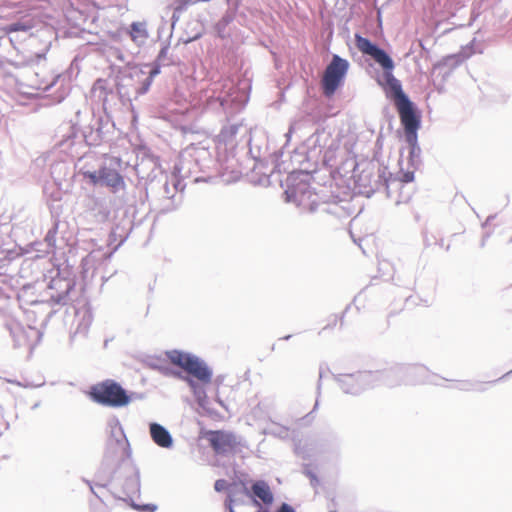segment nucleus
I'll list each match as a JSON object with an SVG mask.
<instances>
[{"mask_svg": "<svg viewBox=\"0 0 512 512\" xmlns=\"http://www.w3.org/2000/svg\"><path fill=\"white\" fill-rule=\"evenodd\" d=\"M33 288L30 286H24L20 292L18 293V301L20 303V308L23 310L25 307H30L34 302H40L36 298L32 297Z\"/></svg>", "mask_w": 512, "mask_h": 512, "instance_id": "nucleus-32", "label": "nucleus"}, {"mask_svg": "<svg viewBox=\"0 0 512 512\" xmlns=\"http://www.w3.org/2000/svg\"><path fill=\"white\" fill-rule=\"evenodd\" d=\"M355 45L362 54L370 56L383 69V82L379 83L395 106L409 101V97L402 89L401 82L393 75L395 65L389 54L360 34H355Z\"/></svg>", "mask_w": 512, "mask_h": 512, "instance_id": "nucleus-3", "label": "nucleus"}, {"mask_svg": "<svg viewBox=\"0 0 512 512\" xmlns=\"http://www.w3.org/2000/svg\"><path fill=\"white\" fill-rule=\"evenodd\" d=\"M3 252H0V254H2ZM4 278L2 275H0V286H2L4 284Z\"/></svg>", "mask_w": 512, "mask_h": 512, "instance_id": "nucleus-55", "label": "nucleus"}, {"mask_svg": "<svg viewBox=\"0 0 512 512\" xmlns=\"http://www.w3.org/2000/svg\"><path fill=\"white\" fill-rule=\"evenodd\" d=\"M488 237V235L484 236L482 241H481V246L483 247L485 245V241H486V238Z\"/></svg>", "mask_w": 512, "mask_h": 512, "instance_id": "nucleus-56", "label": "nucleus"}, {"mask_svg": "<svg viewBox=\"0 0 512 512\" xmlns=\"http://www.w3.org/2000/svg\"><path fill=\"white\" fill-rule=\"evenodd\" d=\"M230 512H235L233 507H230Z\"/></svg>", "mask_w": 512, "mask_h": 512, "instance_id": "nucleus-61", "label": "nucleus"}, {"mask_svg": "<svg viewBox=\"0 0 512 512\" xmlns=\"http://www.w3.org/2000/svg\"><path fill=\"white\" fill-rule=\"evenodd\" d=\"M152 82L153 81L151 80V78L145 77V79L141 81L139 87L136 89V94L144 95L145 93H147L148 90L150 89Z\"/></svg>", "mask_w": 512, "mask_h": 512, "instance_id": "nucleus-38", "label": "nucleus"}, {"mask_svg": "<svg viewBox=\"0 0 512 512\" xmlns=\"http://www.w3.org/2000/svg\"><path fill=\"white\" fill-rule=\"evenodd\" d=\"M277 512H296L295 509L287 504V503H282L280 505V507L278 508Z\"/></svg>", "mask_w": 512, "mask_h": 512, "instance_id": "nucleus-45", "label": "nucleus"}, {"mask_svg": "<svg viewBox=\"0 0 512 512\" xmlns=\"http://www.w3.org/2000/svg\"><path fill=\"white\" fill-rule=\"evenodd\" d=\"M162 66L164 65L155 61L152 64L151 69L149 70L148 75L146 77L151 78V80L153 81L154 78L160 74V69Z\"/></svg>", "mask_w": 512, "mask_h": 512, "instance_id": "nucleus-39", "label": "nucleus"}, {"mask_svg": "<svg viewBox=\"0 0 512 512\" xmlns=\"http://www.w3.org/2000/svg\"><path fill=\"white\" fill-rule=\"evenodd\" d=\"M109 426L110 436L107 440L105 459L115 461L128 457L130 454L129 442L119 420L111 421Z\"/></svg>", "mask_w": 512, "mask_h": 512, "instance_id": "nucleus-11", "label": "nucleus"}, {"mask_svg": "<svg viewBox=\"0 0 512 512\" xmlns=\"http://www.w3.org/2000/svg\"><path fill=\"white\" fill-rule=\"evenodd\" d=\"M68 166L65 162H56L51 165L50 173L56 182H60L67 174Z\"/></svg>", "mask_w": 512, "mask_h": 512, "instance_id": "nucleus-33", "label": "nucleus"}, {"mask_svg": "<svg viewBox=\"0 0 512 512\" xmlns=\"http://www.w3.org/2000/svg\"><path fill=\"white\" fill-rule=\"evenodd\" d=\"M381 372L382 385L394 387L400 384H417L426 377L427 369L423 365H400Z\"/></svg>", "mask_w": 512, "mask_h": 512, "instance_id": "nucleus-8", "label": "nucleus"}, {"mask_svg": "<svg viewBox=\"0 0 512 512\" xmlns=\"http://www.w3.org/2000/svg\"><path fill=\"white\" fill-rule=\"evenodd\" d=\"M183 11H180V10H177V4H174V7H173V13H172V17H171V20H172V27L175 25V23L179 20V17H180V14L182 13Z\"/></svg>", "mask_w": 512, "mask_h": 512, "instance_id": "nucleus-43", "label": "nucleus"}, {"mask_svg": "<svg viewBox=\"0 0 512 512\" xmlns=\"http://www.w3.org/2000/svg\"><path fill=\"white\" fill-rule=\"evenodd\" d=\"M251 492L255 497L253 499V504L255 506L260 507V502L257 500H261L265 505H271L274 501V495L268 485L264 480H257L251 486Z\"/></svg>", "mask_w": 512, "mask_h": 512, "instance_id": "nucleus-23", "label": "nucleus"}, {"mask_svg": "<svg viewBox=\"0 0 512 512\" xmlns=\"http://www.w3.org/2000/svg\"><path fill=\"white\" fill-rule=\"evenodd\" d=\"M55 233V229H50L46 234L45 241L47 242V245L50 247L55 246Z\"/></svg>", "mask_w": 512, "mask_h": 512, "instance_id": "nucleus-41", "label": "nucleus"}, {"mask_svg": "<svg viewBox=\"0 0 512 512\" xmlns=\"http://www.w3.org/2000/svg\"><path fill=\"white\" fill-rule=\"evenodd\" d=\"M349 67L350 64L348 60L337 54L332 56L330 63L324 70L321 80V86L325 96L330 97L336 92L343 83Z\"/></svg>", "mask_w": 512, "mask_h": 512, "instance_id": "nucleus-10", "label": "nucleus"}, {"mask_svg": "<svg viewBox=\"0 0 512 512\" xmlns=\"http://www.w3.org/2000/svg\"><path fill=\"white\" fill-rule=\"evenodd\" d=\"M227 486H228V483L226 480L218 479V480H216V482L214 484V489L217 492H222L227 488Z\"/></svg>", "mask_w": 512, "mask_h": 512, "instance_id": "nucleus-42", "label": "nucleus"}, {"mask_svg": "<svg viewBox=\"0 0 512 512\" xmlns=\"http://www.w3.org/2000/svg\"><path fill=\"white\" fill-rule=\"evenodd\" d=\"M168 50L169 49L167 46L163 47L157 56L156 62L161 63L163 65H168L169 64L167 61Z\"/></svg>", "mask_w": 512, "mask_h": 512, "instance_id": "nucleus-40", "label": "nucleus"}, {"mask_svg": "<svg viewBox=\"0 0 512 512\" xmlns=\"http://www.w3.org/2000/svg\"><path fill=\"white\" fill-rule=\"evenodd\" d=\"M8 382H9V383L17 384L18 386H23V387H33V386H32V385H30V384H25V385H23L22 383L17 382V381H14V380H8ZM42 385H43V383H42V384H39V385H35L34 387H40V386H42Z\"/></svg>", "mask_w": 512, "mask_h": 512, "instance_id": "nucleus-49", "label": "nucleus"}, {"mask_svg": "<svg viewBox=\"0 0 512 512\" xmlns=\"http://www.w3.org/2000/svg\"><path fill=\"white\" fill-rule=\"evenodd\" d=\"M174 375L177 376L178 378L184 380L187 383V385L193 392L198 403L202 405V403L206 399L207 395H206V391H205L204 387L201 385V383L199 381L194 380L193 378H191L189 376H183L181 372H176V373H174Z\"/></svg>", "mask_w": 512, "mask_h": 512, "instance_id": "nucleus-27", "label": "nucleus"}, {"mask_svg": "<svg viewBox=\"0 0 512 512\" xmlns=\"http://www.w3.org/2000/svg\"><path fill=\"white\" fill-rule=\"evenodd\" d=\"M232 504H233V499H232L231 497H228V498H227V500H226V502H225V506H226V508H227L229 511H230V507H233V506H232Z\"/></svg>", "mask_w": 512, "mask_h": 512, "instance_id": "nucleus-51", "label": "nucleus"}, {"mask_svg": "<svg viewBox=\"0 0 512 512\" xmlns=\"http://www.w3.org/2000/svg\"><path fill=\"white\" fill-rule=\"evenodd\" d=\"M305 473L310 478L311 484L313 486H315L318 483V479H317L316 475L313 472L309 471V470L305 471Z\"/></svg>", "mask_w": 512, "mask_h": 512, "instance_id": "nucleus-48", "label": "nucleus"}, {"mask_svg": "<svg viewBox=\"0 0 512 512\" xmlns=\"http://www.w3.org/2000/svg\"><path fill=\"white\" fill-rule=\"evenodd\" d=\"M50 304L68 305L76 296L75 281L71 278H52L47 291Z\"/></svg>", "mask_w": 512, "mask_h": 512, "instance_id": "nucleus-12", "label": "nucleus"}, {"mask_svg": "<svg viewBox=\"0 0 512 512\" xmlns=\"http://www.w3.org/2000/svg\"><path fill=\"white\" fill-rule=\"evenodd\" d=\"M265 433L268 435L279 437L281 439H286L289 437L288 428L278 425V424H275V423H273L269 427H267L265 430Z\"/></svg>", "mask_w": 512, "mask_h": 512, "instance_id": "nucleus-34", "label": "nucleus"}, {"mask_svg": "<svg viewBox=\"0 0 512 512\" xmlns=\"http://www.w3.org/2000/svg\"><path fill=\"white\" fill-rule=\"evenodd\" d=\"M223 381H224V376H217L215 379L217 386L221 385Z\"/></svg>", "mask_w": 512, "mask_h": 512, "instance_id": "nucleus-52", "label": "nucleus"}, {"mask_svg": "<svg viewBox=\"0 0 512 512\" xmlns=\"http://www.w3.org/2000/svg\"><path fill=\"white\" fill-rule=\"evenodd\" d=\"M201 37V32L198 31L197 33H195L193 36H187V37H182L181 40L184 42V43H190L194 40H197L198 38Z\"/></svg>", "mask_w": 512, "mask_h": 512, "instance_id": "nucleus-44", "label": "nucleus"}, {"mask_svg": "<svg viewBox=\"0 0 512 512\" xmlns=\"http://www.w3.org/2000/svg\"><path fill=\"white\" fill-rule=\"evenodd\" d=\"M8 286L4 283L2 286H0V299H7L9 298L7 294Z\"/></svg>", "mask_w": 512, "mask_h": 512, "instance_id": "nucleus-47", "label": "nucleus"}, {"mask_svg": "<svg viewBox=\"0 0 512 512\" xmlns=\"http://www.w3.org/2000/svg\"><path fill=\"white\" fill-rule=\"evenodd\" d=\"M174 375L177 376L178 378L184 380L187 383V385L193 392L198 403L202 405V403L206 399L207 395H206V391H205L204 387L201 385V383L199 381L194 380L193 378H191L189 376H183L181 372H176V373H174Z\"/></svg>", "mask_w": 512, "mask_h": 512, "instance_id": "nucleus-28", "label": "nucleus"}, {"mask_svg": "<svg viewBox=\"0 0 512 512\" xmlns=\"http://www.w3.org/2000/svg\"><path fill=\"white\" fill-rule=\"evenodd\" d=\"M396 108L405 131L406 142H414L420 127V116L416 111L414 103L409 100Z\"/></svg>", "mask_w": 512, "mask_h": 512, "instance_id": "nucleus-13", "label": "nucleus"}, {"mask_svg": "<svg viewBox=\"0 0 512 512\" xmlns=\"http://www.w3.org/2000/svg\"><path fill=\"white\" fill-rule=\"evenodd\" d=\"M110 255L111 254H108L102 249L91 251L86 257L82 259L81 266L83 274L85 276H88L89 274L93 276L95 270L103 263L104 260L109 258Z\"/></svg>", "mask_w": 512, "mask_h": 512, "instance_id": "nucleus-21", "label": "nucleus"}, {"mask_svg": "<svg viewBox=\"0 0 512 512\" xmlns=\"http://www.w3.org/2000/svg\"><path fill=\"white\" fill-rule=\"evenodd\" d=\"M45 59V53H36L34 56H29L27 58H21L19 60H1L0 59V74L6 75L8 74L7 66H14L15 68H21L24 66H33L35 62L39 63L40 61Z\"/></svg>", "mask_w": 512, "mask_h": 512, "instance_id": "nucleus-24", "label": "nucleus"}, {"mask_svg": "<svg viewBox=\"0 0 512 512\" xmlns=\"http://www.w3.org/2000/svg\"><path fill=\"white\" fill-rule=\"evenodd\" d=\"M92 316L89 312L83 313L79 318L75 331L70 335V340L74 341L77 336L85 337L90 329Z\"/></svg>", "mask_w": 512, "mask_h": 512, "instance_id": "nucleus-29", "label": "nucleus"}, {"mask_svg": "<svg viewBox=\"0 0 512 512\" xmlns=\"http://www.w3.org/2000/svg\"><path fill=\"white\" fill-rule=\"evenodd\" d=\"M131 39L136 43H144L148 38V32L146 29V23L144 22H133L130 25L129 31Z\"/></svg>", "mask_w": 512, "mask_h": 512, "instance_id": "nucleus-31", "label": "nucleus"}, {"mask_svg": "<svg viewBox=\"0 0 512 512\" xmlns=\"http://www.w3.org/2000/svg\"><path fill=\"white\" fill-rule=\"evenodd\" d=\"M290 338H291V335H287V336L283 337L282 339H283V340H288V339H290Z\"/></svg>", "mask_w": 512, "mask_h": 512, "instance_id": "nucleus-58", "label": "nucleus"}, {"mask_svg": "<svg viewBox=\"0 0 512 512\" xmlns=\"http://www.w3.org/2000/svg\"><path fill=\"white\" fill-rule=\"evenodd\" d=\"M91 398L109 407H123L139 398L137 393L127 394L126 390L113 380H106L91 387Z\"/></svg>", "mask_w": 512, "mask_h": 512, "instance_id": "nucleus-6", "label": "nucleus"}, {"mask_svg": "<svg viewBox=\"0 0 512 512\" xmlns=\"http://www.w3.org/2000/svg\"><path fill=\"white\" fill-rule=\"evenodd\" d=\"M122 493H123V499L124 500H131L135 497H138L140 494V473L139 470L135 467H129L126 470V476L124 481L120 484Z\"/></svg>", "mask_w": 512, "mask_h": 512, "instance_id": "nucleus-18", "label": "nucleus"}, {"mask_svg": "<svg viewBox=\"0 0 512 512\" xmlns=\"http://www.w3.org/2000/svg\"><path fill=\"white\" fill-rule=\"evenodd\" d=\"M510 373H512V370H510V372H507V375H510Z\"/></svg>", "mask_w": 512, "mask_h": 512, "instance_id": "nucleus-62", "label": "nucleus"}, {"mask_svg": "<svg viewBox=\"0 0 512 512\" xmlns=\"http://www.w3.org/2000/svg\"><path fill=\"white\" fill-rule=\"evenodd\" d=\"M82 205L84 212L88 217L92 218L94 222L105 223L109 220L111 210L105 198L87 194L82 201Z\"/></svg>", "mask_w": 512, "mask_h": 512, "instance_id": "nucleus-15", "label": "nucleus"}, {"mask_svg": "<svg viewBox=\"0 0 512 512\" xmlns=\"http://www.w3.org/2000/svg\"><path fill=\"white\" fill-rule=\"evenodd\" d=\"M409 145V157L412 165L419 161L421 149L418 145V136L415 137V141L407 142Z\"/></svg>", "mask_w": 512, "mask_h": 512, "instance_id": "nucleus-35", "label": "nucleus"}, {"mask_svg": "<svg viewBox=\"0 0 512 512\" xmlns=\"http://www.w3.org/2000/svg\"><path fill=\"white\" fill-rule=\"evenodd\" d=\"M135 170L141 178H146L149 181L152 190L155 189L156 184H161V213H170L180 207L182 196L178 195V191L181 189V181L174 175L169 180L167 174L161 170L156 158H143L140 163L136 164Z\"/></svg>", "mask_w": 512, "mask_h": 512, "instance_id": "nucleus-2", "label": "nucleus"}, {"mask_svg": "<svg viewBox=\"0 0 512 512\" xmlns=\"http://www.w3.org/2000/svg\"><path fill=\"white\" fill-rule=\"evenodd\" d=\"M510 373H512V370H510V372H507V375H510Z\"/></svg>", "mask_w": 512, "mask_h": 512, "instance_id": "nucleus-63", "label": "nucleus"}, {"mask_svg": "<svg viewBox=\"0 0 512 512\" xmlns=\"http://www.w3.org/2000/svg\"><path fill=\"white\" fill-rule=\"evenodd\" d=\"M336 381L346 394L358 395L368 388L382 385L380 371H358L352 374H340Z\"/></svg>", "mask_w": 512, "mask_h": 512, "instance_id": "nucleus-9", "label": "nucleus"}, {"mask_svg": "<svg viewBox=\"0 0 512 512\" xmlns=\"http://www.w3.org/2000/svg\"><path fill=\"white\" fill-rule=\"evenodd\" d=\"M210 446L217 454H228L238 444L236 436L224 431H211L208 437Z\"/></svg>", "mask_w": 512, "mask_h": 512, "instance_id": "nucleus-16", "label": "nucleus"}, {"mask_svg": "<svg viewBox=\"0 0 512 512\" xmlns=\"http://www.w3.org/2000/svg\"><path fill=\"white\" fill-rule=\"evenodd\" d=\"M224 94L214 97V92L209 94L205 91L200 96V101H205L207 108L222 107L224 110L230 109L231 112L235 109L243 107L248 101V95L244 88L236 87L232 82L224 85Z\"/></svg>", "mask_w": 512, "mask_h": 512, "instance_id": "nucleus-7", "label": "nucleus"}, {"mask_svg": "<svg viewBox=\"0 0 512 512\" xmlns=\"http://www.w3.org/2000/svg\"><path fill=\"white\" fill-rule=\"evenodd\" d=\"M216 401L217 403H219L223 408L227 409V407L225 406L224 402L217 396L216 397Z\"/></svg>", "mask_w": 512, "mask_h": 512, "instance_id": "nucleus-53", "label": "nucleus"}, {"mask_svg": "<svg viewBox=\"0 0 512 512\" xmlns=\"http://www.w3.org/2000/svg\"><path fill=\"white\" fill-rule=\"evenodd\" d=\"M166 356L172 364L182 368L202 385L211 383L213 371L200 357L180 350L167 351Z\"/></svg>", "mask_w": 512, "mask_h": 512, "instance_id": "nucleus-5", "label": "nucleus"}, {"mask_svg": "<svg viewBox=\"0 0 512 512\" xmlns=\"http://www.w3.org/2000/svg\"><path fill=\"white\" fill-rule=\"evenodd\" d=\"M296 127H297V123H294V124H292V125L290 126V128H289V130H288V132H287V134H286V136H287L288 138H289V137H290V135L295 131Z\"/></svg>", "mask_w": 512, "mask_h": 512, "instance_id": "nucleus-50", "label": "nucleus"}, {"mask_svg": "<svg viewBox=\"0 0 512 512\" xmlns=\"http://www.w3.org/2000/svg\"><path fill=\"white\" fill-rule=\"evenodd\" d=\"M112 95L113 88L109 81L106 79H97L90 90L91 99L94 102L101 104L105 110L107 109L109 97Z\"/></svg>", "mask_w": 512, "mask_h": 512, "instance_id": "nucleus-20", "label": "nucleus"}, {"mask_svg": "<svg viewBox=\"0 0 512 512\" xmlns=\"http://www.w3.org/2000/svg\"><path fill=\"white\" fill-rule=\"evenodd\" d=\"M240 132L246 133L247 128L242 123H233L223 127L220 137L225 142H231Z\"/></svg>", "mask_w": 512, "mask_h": 512, "instance_id": "nucleus-30", "label": "nucleus"}, {"mask_svg": "<svg viewBox=\"0 0 512 512\" xmlns=\"http://www.w3.org/2000/svg\"><path fill=\"white\" fill-rule=\"evenodd\" d=\"M379 178L383 180L387 197L392 198L393 191H402L404 184L410 183L414 180V171L401 172L399 178H392L391 174L385 168L380 171ZM408 200L409 195L404 196L403 192H400L399 198L396 199V204H400Z\"/></svg>", "mask_w": 512, "mask_h": 512, "instance_id": "nucleus-14", "label": "nucleus"}, {"mask_svg": "<svg viewBox=\"0 0 512 512\" xmlns=\"http://www.w3.org/2000/svg\"><path fill=\"white\" fill-rule=\"evenodd\" d=\"M41 402H36L31 408L32 410L37 409L40 406Z\"/></svg>", "mask_w": 512, "mask_h": 512, "instance_id": "nucleus-54", "label": "nucleus"}, {"mask_svg": "<svg viewBox=\"0 0 512 512\" xmlns=\"http://www.w3.org/2000/svg\"><path fill=\"white\" fill-rule=\"evenodd\" d=\"M90 490L96 495L92 486H90Z\"/></svg>", "mask_w": 512, "mask_h": 512, "instance_id": "nucleus-60", "label": "nucleus"}, {"mask_svg": "<svg viewBox=\"0 0 512 512\" xmlns=\"http://www.w3.org/2000/svg\"><path fill=\"white\" fill-rule=\"evenodd\" d=\"M34 74H35L34 78L31 80V83H30L31 87H33L34 89H37V90L44 91V92L49 91L56 84L58 79L60 78L59 74L43 76V77H40L39 72H35Z\"/></svg>", "mask_w": 512, "mask_h": 512, "instance_id": "nucleus-26", "label": "nucleus"}, {"mask_svg": "<svg viewBox=\"0 0 512 512\" xmlns=\"http://www.w3.org/2000/svg\"><path fill=\"white\" fill-rule=\"evenodd\" d=\"M27 328L19 323L8 325L11 336L17 346L38 344L43 336L42 328L46 326L54 310L48 300L34 302L32 306L23 309Z\"/></svg>", "mask_w": 512, "mask_h": 512, "instance_id": "nucleus-4", "label": "nucleus"}, {"mask_svg": "<svg viewBox=\"0 0 512 512\" xmlns=\"http://www.w3.org/2000/svg\"><path fill=\"white\" fill-rule=\"evenodd\" d=\"M34 26L30 19H23L7 24L3 30L7 34L12 45L21 43L32 35Z\"/></svg>", "mask_w": 512, "mask_h": 512, "instance_id": "nucleus-17", "label": "nucleus"}, {"mask_svg": "<svg viewBox=\"0 0 512 512\" xmlns=\"http://www.w3.org/2000/svg\"><path fill=\"white\" fill-rule=\"evenodd\" d=\"M493 218H494V216H489V217L487 218V220H486V222H485L484 226H485V225H486V224H487L491 219H493Z\"/></svg>", "mask_w": 512, "mask_h": 512, "instance_id": "nucleus-57", "label": "nucleus"}, {"mask_svg": "<svg viewBox=\"0 0 512 512\" xmlns=\"http://www.w3.org/2000/svg\"><path fill=\"white\" fill-rule=\"evenodd\" d=\"M230 9L223 15L215 26L219 37L225 38L228 35L227 26L234 20V11L237 9L238 0H227Z\"/></svg>", "mask_w": 512, "mask_h": 512, "instance_id": "nucleus-25", "label": "nucleus"}, {"mask_svg": "<svg viewBox=\"0 0 512 512\" xmlns=\"http://www.w3.org/2000/svg\"><path fill=\"white\" fill-rule=\"evenodd\" d=\"M287 202H292L299 208L310 213H323L337 218L347 216L342 201L328 200L315 192L309 182L291 175L287 179V189L284 192Z\"/></svg>", "mask_w": 512, "mask_h": 512, "instance_id": "nucleus-1", "label": "nucleus"}, {"mask_svg": "<svg viewBox=\"0 0 512 512\" xmlns=\"http://www.w3.org/2000/svg\"><path fill=\"white\" fill-rule=\"evenodd\" d=\"M102 186L107 187L113 194L123 195L126 190V184L123 176L114 168L102 167Z\"/></svg>", "mask_w": 512, "mask_h": 512, "instance_id": "nucleus-19", "label": "nucleus"}, {"mask_svg": "<svg viewBox=\"0 0 512 512\" xmlns=\"http://www.w3.org/2000/svg\"><path fill=\"white\" fill-rule=\"evenodd\" d=\"M456 388L462 391H471V390H477V391H483L484 387L482 384L479 383H473L470 381H459L456 384Z\"/></svg>", "mask_w": 512, "mask_h": 512, "instance_id": "nucleus-36", "label": "nucleus"}, {"mask_svg": "<svg viewBox=\"0 0 512 512\" xmlns=\"http://www.w3.org/2000/svg\"><path fill=\"white\" fill-rule=\"evenodd\" d=\"M85 178L89 179V181L93 185H100L102 186V167L98 171H87L84 173Z\"/></svg>", "mask_w": 512, "mask_h": 512, "instance_id": "nucleus-37", "label": "nucleus"}, {"mask_svg": "<svg viewBox=\"0 0 512 512\" xmlns=\"http://www.w3.org/2000/svg\"><path fill=\"white\" fill-rule=\"evenodd\" d=\"M472 53H473V51H472V50H469V51L467 52V56L469 57Z\"/></svg>", "mask_w": 512, "mask_h": 512, "instance_id": "nucleus-59", "label": "nucleus"}, {"mask_svg": "<svg viewBox=\"0 0 512 512\" xmlns=\"http://www.w3.org/2000/svg\"><path fill=\"white\" fill-rule=\"evenodd\" d=\"M149 434L152 441L161 448L169 449L173 446L171 433L161 424L151 422L149 424Z\"/></svg>", "mask_w": 512, "mask_h": 512, "instance_id": "nucleus-22", "label": "nucleus"}, {"mask_svg": "<svg viewBox=\"0 0 512 512\" xmlns=\"http://www.w3.org/2000/svg\"><path fill=\"white\" fill-rule=\"evenodd\" d=\"M136 507V505H134ZM138 509L148 512H154L157 509V506L154 504H146L141 507L137 506Z\"/></svg>", "mask_w": 512, "mask_h": 512, "instance_id": "nucleus-46", "label": "nucleus"}]
</instances>
